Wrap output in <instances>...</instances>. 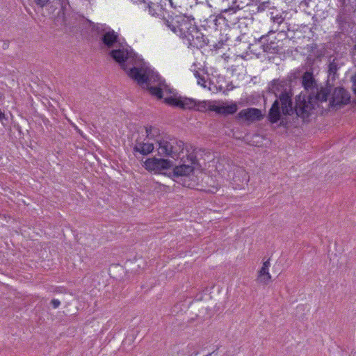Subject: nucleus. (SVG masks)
I'll return each instance as SVG.
<instances>
[{
  "instance_id": "obj_1",
  "label": "nucleus",
  "mask_w": 356,
  "mask_h": 356,
  "mask_svg": "<svg viewBox=\"0 0 356 356\" xmlns=\"http://www.w3.org/2000/svg\"><path fill=\"white\" fill-rule=\"evenodd\" d=\"M268 90L277 99L273 103L268 113L271 124L279 122V127L289 128L293 125L291 117L296 115V104L293 106V92L291 81L275 79L268 84Z\"/></svg>"
},
{
  "instance_id": "obj_2",
  "label": "nucleus",
  "mask_w": 356,
  "mask_h": 356,
  "mask_svg": "<svg viewBox=\"0 0 356 356\" xmlns=\"http://www.w3.org/2000/svg\"><path fill=\"white\" fill-rule=\"evenodd\" d=\"M302 84L309 93L307 96L299 95L296 97V118H308L311 111L318 106L319 102H327L331 95V86L318 88L312 70H306L302 76Z\"/></svg>"
},
{
  "instance_id": "obj_3",
  "label": "nucleus",
  "mask_w": 356,
  "mask_h": 356,
  "mask_svg": "<svg viewBox=\"0 0 356 356\" xmlns=\"http://www.w3.org/2000/svg\"><path fill=\"white\" fill-rule=\"evenodd\" d=\"M162 19L168 29L183 39L189 37L188 33L192 31L191 29L195 28L196 22L193 16L181 12H168L163 15Z\"/></svg>"
},
{
  "instance_id": "obj_4",
  "label": "nucleus",
  "mask_w": 356,
  "mask_h": 356,
  "mask_svg": "<svg viewBox=\"0 0 356 356\" xmlns=\"http://www.w3.org/2000/svg\"><path fill=\"white\" fill-rule=\"evenodd\" d=\"M158 144V155L172 159L178 158L180 152L184 149V142L171 138L170 136H165L156 139Z\"/></svg>"
},
{
  "instance_id": "obj_5",
  "label": "nucleus",
  "mask_w": 356,
  "mask_h": 356,
  "mask_svg": "<svg viewBox=\"0 0 356 356\" xmlns=\"http://www.w3.org/2000/svg\"><path fill=\"white\" fill-rule=\"evenodd\" d=\"M108 55L120 65V67L126 72L127 75L128 71L131 68L128 67V63L134 66V65L143 62V60L139 58L131 49L118 48L111 49Z\"/></svg>"
},
{
  "instance_id": "obj_6",
  "label": "nucleus",
  "mask_w": 356,
  "mask_h": 356,
  "mask_svg": "<svg viewBox=\"0 0 356 356\" xmlns=\"http://www.w3.org/2000/svg\"><path fill=\"white\" fill-rule=\"evenodd\" d=\"M128 76L136 81L139 86H143V88H145L144 85L156 82L159 83L160 81H163L161 80V76L157 72H155L149 67L143 66L131 67L128 71Z\"/></svg>"
},
{
  "instance_id": "obj_7",
  "label": "nucleus",
  "mask_w": 356,
  "mask_h": 356,
  "mask_svg": "<svg viewBox=\"0 0 356 356\" xmlns=\"http://www.w3.org/2000/svg\"><path fill=\"white\" fill-rule=\"evenodd\" d=\"M194 167L182 164L175 166L168 175L175 181L184 187L194 188L197 185L195 180L192 178Z\"/></svg>"
},
{
  "instance_id": "obj_8",
  "label": "nucleus",
  "mask_w": 356,
  "mask_h": 356,
  "mask_svg": "<svg viewBox=\"0 0 356 356\" xmlns=\"http://www.w3.org/2000/svg\"><path fill=\"white\" fill-rule=\"evenodd\" d=\"M275 31H270L266 34L254 38V45H258L264 53L270 54H280L282 47L275 35Z\"/></svg>"
},
{
  "instance_id": "obj_9",
  "label": "nucleus",
  "mask_w": 356,
  "mask_h": 356,
  "mask_svg": "<svg viewBox=\"0 0 356 356\" xmlns=\"http://www.w3.org/2000/svg\"><path fill=\"white\" fill-rule=\"evenodd\" d=\"M173 165L172 161L156 157L147 159L143 165L147 170L154 171L155 173H160L163 170L171 169Z\"/></svg>"
},
{
  "instance_id": "obj_10",
  "label": "nucleus",
  "mask_w": 356,
  "mask_h": 356,
  "mask_svg": "<svg viewBox=\"0 0 356 356\" xmlns=\"http://www.w3.org/2000/svg\"><path fill=\"white\" fill-rule=\"evenodd\" d=\"M350 95L343 87L335 88L330 99L329 107L332 109H339L342 106L349 104Z\"/></svg>"
},
{
  "instance_id": "obj_11",
  "label": "nucleus",
  "mask_w": 356,
  "mask_h": 356,
  "mask_svg": "<svg viewBox=\"0 0 356 356\" xmlns=\"http://www.w3.org/2000/svg\"><path fill=\"white\" fill-rule=\"evenodd\" d=\"M192 31V29H191ZM189 37H185L191 47L202 49L209 45L210 40L200 31L197 24L193 31H189Z\"/></svg>"
},
{
  "instance_id": "obj_12",
  "label": "nucleus",
  "mask_w": 356,
  "mask_h": 356,
  "mask_svg": "<svg viewBox=\"0 0 356 356\" xmlns=\"http://www.w3.org/2000/svg\"><path fill=\"white\" fill-rule=\"evenodd\" d=\"M261 111L257 108H248L241 110L236 116L237 120H243L248 122L260 121L264 118Z\"/></svg>"
},
{
  "instance_id": "obj_13",
  "label": "nucleus",
  "mask_w": 356,
  "mask_h": 356,
  "mask_svg": "<svg viewBox=\"0 0 356 356\" xmlns=\"http://www.w3.org/2000/svg\"><path fill=\"white\" fill-rule=\"evenodd\" d=\"M118 43H119V35L118 33L110 28L108 31L103 30L100 36V44L102 45V47L110 49L113 48Z\"/></svg>"
},
{
  "instance_id": "obj_14",
  "label": "nucleus",
  "mask_w": 356,
  "mask_h": 356,
  "mask_svg": "<svg viewBox=\"0 0 356 356\" xmlns=\"http://www.w3.org/2000/svg\"><path fill=\"white\" fill-rule=\"evenodd\" d=\"M204 26L205 29L207 27L213 29L216 31H220V34L222 33V31L226 30L225 21L222 19L221 15H211L207 19L204 21Z\"/></svg>"
},
{
  "instance_id": "obj_15",
  "label": "nucleus",
  "mask_w": 356,
  "mask_h": 356,
  "mask_svg": "<svg viewBox=\"0 0 356 356\" xmlns=\"http://www.w3.org/2000/svg\"><path fill=\"white\" fill-rule=\"evenodd\" d=\"M83 17V15L74 13H63V22L64 26L69 28L70 31L77 33L81 23L79 17Z\"/></svg>"
},
{
  "instance_id": "obj_16",
  "label": "nucleus",
  "mask_w": 356,
  "mask_h": 356,
  "mask_svg": "<svg viewBox=\"0 0 356 356\" xmlns=\"http://www.w3.org/2000/svg\"><path fill=\"white\" fill-rule=\"evenodd\" d=\"M238 109V105L235 102H233L231 104L222 103L218 105H216L214 104V105L209 106V111H214L217 114L222 115L224 116L228 115H234L237 112Z\"/></svg>"
},
{
  "instance_id": "obj_17",
  "label": "nucleus",
  "mask_w": 356,
  "mask_h": 356,
  "mask_svg": "<svg viewBox=\"0 0 356 356\" xmlns=\"http://www.w3.org/2000/svg\"><path fill=\"white\" fill-rule=\"evenodd\" d=\"M154 149V145L151 143H145L136 140L133 147V154L138 159V154L147 156Z\"/></svg>"
},
{
  "instance_id": "obj_18",
  "label": "nucleus",
  "mask_w": 356,
  "mask_h": 356,
  "mask_svg": "<svg viewBox=\"0 0 356 356\" xmlns=\"http://www.w3.org/2000/svg\"><path fill=\"white\" fill-rule=\"evenodd\" d=\"M236 9H241L239 5L233 6L232 7L222 10L220 15H221L222 19H224L225 24L227 27L231 25L236 24L238 21V17L236 16Z\"/></svg>"
},
{
  "instance_id": "obj_19",
  "label": "nucleus",
  "mask_w": 356,
  "mask_h": 356,
  "mask_svg": "<svg viewBox=\"0 0 356 356\" xmlns=\"http://www.w3.org/2000/svg\"><path fill=\"white\" fill-rule=\"evenodd\" d=\"M306 49L309 53V56L316 58L318 60H321L324 56V51L318 48V44L316 43L307 44Z\"/></svg>"
},
{
  "instance_id": "obj_20",
  "label": "nucleus",
  "mask_w": 356,
  "mask_h": 356,
  "mask_svg": "<svg viewBox=\"0 0 356 356\" xmlns=\"http://www.w3.org/2000/svg\"><path fill=\"white\" fill-rule=\"evenodd\" d=\"M196 100L193 98H189L187 97H181L180 96V102L179 105V108L183 110H193L195 111Z\"/></svg>"
},
{
  "instance_id": "obj_21",
  "label": "nucleus",
  "mask_w": 356,
  "mask_h": 356,
  "mask_svg": "<svg viewBox=\"0 0 356 356\" xmlns=\"http://www.w3.org/2000/svg\"><path fill=\"white\" fill-rule=\"evenodd\" d=\"M145 88L152 95L156 97L158 99H163V88L161 86V81L158 83V86H153L149 84L145 85Z\"/></svg>"
},
{
  "instance_id": "obj_22",
  "label": "nucleus",
  "mask_w": 356,
  "mask_h": 356,
  "mask_svg": "<svg viewBox=\"0 0 356 356\" xmlns=\"http://www.w3.org/2000/svg\"><path fill=\"white\" fill-rule=\"evenodd\" d=\"M229 40V38L227 36V34L225 33H220L219 40H218L216 42L212 40V44H209V46L212 47L211 49L218 51L220 49H222L225 44H226V42Z\"/></svg>"
},
{
  "instance_id": "obj_23",
  "label": "nucleus",
  "mask_w": 356,
  "mask_h": 356,
  "mask_svg": "<svg viewBox=\"0 0 356 356\" xmlns=\"http://www.w3.org/2000/svg\"><path fill=\"white\" fill-rule=\"evenodd\" d=\"M147 6L149 13L152 16H159L163 10L162 2H159V3L152 2V3L147 4Z\"/></svg>"
},
{
  "instance_id": "obj_24",
  "label": "nucleus",
  "mask_w": 356,
  "mask_h": 356,
  "mask_svg": "<svg viewBox=\"0 0 356 356\" xmlns=\"http://www.w3.org/2000/svg\"><path fill=\"white\" fill-rule=\"evenodd\" d=\"M79 20H81L80 27L79 28V32H82L84 30H90L93 31L95 28V24L94 22L86 18L84 16L83 17H79Z\"/></svg>"
},
{
  "instance_id": "obj_25",
  "label": "nucleus",
  "mask_w": 356,
  "mask_h": 356,
  "mask_svg": "<svg viewBox=\"0 0 356 356\" xmlns=\"http://www.w3.org/2000/svg\"><path fill=\"white\" fill-rule=\"evenodd\" d=\"M214 105L213 102L211 101H199L196 100V105L195 108V111L205 113L207 110L209 111V106Z\"/></svg>"
},
{
  "instance_id": "obj_26",
  "label": "nucleus",
  "mask_w": 356,
  "mask_h": 356,
  "mask_svg": "<svg viewBox=\"0 0 356 356\" xmlns=\"http://www.w3.org/2000/svg\"><path fill=\"white\" fill-rule=\"evenodd\" d=\"M145 131L147 134V138L154 139L155 140L159 138H161V136H160V131L156 127L153 126L146 127Z\"/></svg>"
},
{
  "instance_id": "obj_27",
  "label": "nucleus",
  "mask_w": 356,
  "mask_h": 356,
  "mask_svg": "<svg viewBox=\"0 0 356 356\" xmlns=\"http://www.w3.org/2000/svg\"><path fill=\"white\" fill-rule=\"evenodd\" d=\"M270 280L271 275H270L269 272L265 271V273H263L261 271L259 270L258 277L257 278V281L259 283H261L264 285H268Z\"/></svg>"
},
{
  "instance_id": "obj_28",
  "label": "nucleus",
  "mask_w": 356,
  "mask_h": 356,
  "mask_svg": "<svg viewBox=\"0 0 356 356\" xmlns=\"http://www.w3.org/2000/svg\"><path fill=\"white\" fill-rule=\"evenodd\" d=\"M338 63L336 58L330 61L328 65V73L330 76H332V79L335 78L337 70L339 69Z\"/></svg>"
},
{
  "instance_id": "obj_29",
  "label": "nucleus",
  "mask_w": 356,
  "mask_h": 356,
  "mask_svg": "<svg viewBox=\"0 0 356 356\" xmlns=\"http://www.w3.org/2000/svg\"><path fill=\"white\" fill-rule=\"evenodd\" d=\"M163 102L169 106L178 107L180 102V96L173 97L170 96L163 99Z\"/></svg>"
},
{
  "instance_id": "obj_30",
  "label": "nucleus",
  "mask_w": 356,
  "mask_h": 356,
  "mask_svg": "<svg viewBox=\"0 0 356 356\" xmlns=\"http://www.w3.org/2000/svg\"><path fill=\"white\" fill-rule=\"evenodd\" d=\"M256 6V12L257 13H262L265 11L266 9H271L276 8L275 4H270V3H255ZM252 11L255 12L254 10Z\"/></svg>"
},
{
  "instance_id": "obj_31",
  "label": "nucleus",
  "mask_w": 356,
  "mask_h": 356,
  "mask_svg": "<svg viewBox=\"0 0 356 356\" xmlns=\"http://www.w3.org/2000/svg\"><path fill=\"white\" fill-rule=\"evenodd\" d=\"M316 60H317L316 58H314L309 55L307 56L306 59V65L307 66L308 69H307V70L313 71V66L315 63Z\"/></svg>"
},
{
  "instance_id": "obj_32",
  "label": "nucleus",
  "mask_w": 356,
  "mask_h": 356,
  "mask_svg": "<svg viewBox=\"0 0 356 356\" xmlns=\"http://www.w3.org/2000/svg\"><path fill=\"white\" fill-rule=\"evenodd\" d=\"M195 76L197 79V83L201 85L202 87L206 88V80L204 76L201 75L200 73L197 71L195 72Z\"/></svg>"
},
{
  "instance_id": "obj_33",
  "label": "nucleus",
  "mask_w": 356,
  "mask_h": 356,
  "mask_svg": "<svg viewBox=\"0 0 356 356\" xmlns=\"http://www.w3.org/2000/svg\"><path fill=\"white\" fill-rule=\"evenodd\" d=\"M188 160L191 161V165L193 167V165H199V161L197 159V156L193 154H190L188 156Z\"/></svg>"
},
{
  "instance_id": "obj_34",
  "label": "nucleus",
  "mask_w": 356,
  "mask_h": 356,
  "mask_svg": "<svg viewBox=\"0 0 356 356\" xmlns=\"http://www.w3.org/2000/svg\"><path fill=\"white\" fill-rule=\"evenodd\" d=\"M271 19L273 20V22L277 23L278 24H281L284 21V17L280 15H277L275 16L272 15Z\"/></svg>"
},
{
  "instance_id": "obj_35",
  "label": "nucleus",
  "mask_w": 356,
  "mask_h": 356,
  "mask_svg": "<svg viewBox=\"0 0 356 356\" xmlns=\"http://www.w3.org/2000/svg\"><path fill=\"white\" fill-rule=\"evenodd\" d=\"M161 86L163 88V91L165 90L168 94L173 93V89L170 88L169 86H168L165 81H161Z\"/></svg>"
},
{
  "instance_id": "obj_36",
  "label": "nucleus",
  "mask_w": 356,
  "mask_h": 356,
  "mask_svg": "<svg viewBox=\"0 0 356 356\" xmlns=\"http://www.w3.org/2000/svg\"><path fill=\"white\" fill-rule=\"evenodd\" d=\"M33 2L38 5V6L43 8L47 5L49 2V0H33Z\"/></svg>"
},
{
  "instance_id": "obj_37",
  "label": "nucleus",
  "mask_w": 356,
  "mask_h": 356,
  "mask_svg": "<svg viewBox=\"0 0 356 356\" xmlns=\"http://www.w3.org/2000/svg\"><path fill=\"white\" fill-rule=\"evenodd\" d=\"M269 266H270V260L268 259L267 261H266L263 263L262 267L261 268V269L259 270L261 271L263 273H265V271L268 272Z\"/></svg>"
},
{
  "instance_id": "obj_38",
  "label": "nucleus",
  "mask_w": 356,
  "mask_h": 356,
  "mask_svg": "<svg viewBox=\"0 0 356 356\" xmlns=\"http://www.w3.org/2000/svg\"><path fill=\"white\" fill-rule=\"evenodd\" d=\"M50 304L52 305L54 309H56L60 305V302L58 299H53Z\"/></svg>"
},
{
  "instance_id": "obj_39",
  "label": "nucleus",
  "mask_w": 356,
  "mask_h": 356,
  "mask_svg": "<svg viewBox=\"0 0 356 356\" xmlns=\"http://www.w3.org/2000/svg\"><path fill=\"white\" fill-rule=\"evenodd\" d=\"M255 3H264L270 4H275L274 0H254Z\"/></svg>"
},
{
  "instance_id": "obj_40",
  "label": "nucleus",
  "mask_w": 356,
  "mask_h": 356,
  "mask_svg": "<svg viewBox=\"0 0 356 356\" xmlns=\"http://www.w3.org/2000/svg\"><path fill=\"white\" fill-rule=\"evenodd\" d=\"M274 1L275 2V5L277 6L281 5L282 3H290L291 0H274Z\"/></svg>"
},
{
  "instance_id": "obj_41",
  "label": "nucleus",
  "mask_w": 356,
  "mask_h": 356,
  "mask_svg": "<svg viewBox=\"0 0 356 356\" xmlns=\"http://www.w3.org/2000/svg\"><path fill=\"white\" fill-rule=\"evenodd\" d=\"M163 0H143V3L145 4L152 3V2L159 3V2H162Z\"/></svg>"
},
{
  "instance_id": "obj_42",
  "label": "nucleus",
  "mask_w": 356,
  "mask_h": 356,
  "mask_svg": "<svg viewBox=\"0 0 356 356\" xmlns=\"http://www.w3.org/2000/svg\"><path fill=\"white\" fill-rule=\"evenodd\" d=\"M353 92L356 95V74L353 77Z\"/></svg>"
},
{
  "instance_id": "obj_43",
  "label": "nucleus",
  "mask_w": 356,
  "mask_h": 356,
  "mask_svg": "<svg viewBox=\"0 0 356 356\" xmlns=\"http://www.w3.org/2000/svg\"><path fill=\"white\" fill-rule=\"evenodd\" d=\"M9 47V42L8 41H3V44H2V49H7Z\"/></svg>"
},
{
  "instance_id": "obj_44",
  "label": "nucleus",
  "mask_w": 356,
  "mask_h": 356,
  "mask_svg": "<svg viewBox=\"0 0 356 356\" xmlns=\"http://www.w3.org/2000/svg\"><path fill=\"white\" fill-rule=\"evenodd\" d=\"M343 5L350 4L352 0H339Z\"/></svg>"
},
{
  "instance_id": "obj_45",
  "label": "nucleus",
  "mask_w": 356,
  "mask_h": 356,
  "mask_svg": "<svg viewBox=\"0 0 356 356\" xmlns=\"http://www.w3.org/2000/svg\"><path fill=\"white\" fill-rule=\"evenodd\" d=\"M218 348H217L215 350H213L212 353H210L209 354H212V356H216L218 355Z\"/></svg>"
},
{
  "instance_id": "obj_46",
  "label": "nucleus",
  "mask_w": 356,
  "mask_h": 356,
  "mask_svg": "<svg viewBox=\"0 0 356 356\" xmlns=\"http://www.w3.org/2000/svg\"><path fill=\"white\" fill-rule=\"evenodd\" d=\"M198 352H193V353H191L190 355L188 356H197L198 355Z\"/></svg>"
},
{
  "instance_id": "obj_47",
  "label": "nucleus",
  "mask_w": 356,
  "mask_h": 356,
  "mask_svg": "<svg viewBox=\"0 0 356 356\" xmlns=\"http://www.w3.org/2000/svg\"><path fill=\"white\" fill-rule=\"evenodd\" d=\"M131 1H133L134 3H138V2L143 3V0H131Z\"/></svg>"
},
{
  "instance_id": "obj_48",
  "label": "nucleus",
  "mask_w": 356,
  "mask_h": 356,
  "mask_svg": "<svg viewBox=\"0 0 356 356\" xmlns=\"http://www.w3.org/2000/svg\"><path fill=\"white\" fill-rule=\"evenodd\" d=\"M206 356H212V354H207Z\"/></svg>"
},
{
  "instance_id": "obj_49",
  "label": "nucleus",
  "mask_w": 356,
  "mask_h": 356,
  "mask_svg": "<svg viewBox=\"0 0 356 356\" xmlns=\"http://www.w3.org/2000/svg\"><path fill=\"white\" fill-rule=\"evenodd\" d=\"M354 1H356V0H352L351 3H353Z\"/></svg>"
}]
</instances>
